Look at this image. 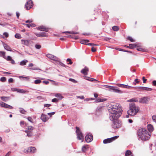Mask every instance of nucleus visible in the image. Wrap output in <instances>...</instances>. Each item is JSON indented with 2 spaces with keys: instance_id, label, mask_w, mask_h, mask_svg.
I'll use <instances>...</instances> for the list:
<instances>
[{
  "instance_id": "c03bdc74",
  "label": "nucleus",
  "mask_w": 156,
  "mask_h": 156,
  "mask_svg": "<svg viewBox=\"0 0 156 156\" xmlns=\"http://www.w3.org/2000/svg\"><path fill=\"white\" fill-rule=\"evenodd\" d=\"M128 40H129L132 42H133L135 41L130 37H128L127 38Z\"/></svg>"
},
{
  "instance_id": "0eeeda50",
  "label": "nucleus",
  "mask_w": 156,
  "mask_h": 156,
  "mask_svg": "<svg viewBox=\"0 0 156 156\" xmlns=\"http://www.w3.org/2000/svg\"><path fill=\"white\" fill-rule=\"evenodd\" d=\"M134 88L136 90L139 91H151L152 90V89L151 88L147 87H135Z\"/></svg>"
},
{
  "instance_id": "c756f323",
  "label": "nucleus",
  "mask_w": 156,
  "mask_h": 156,
  "mask_svg": "<svg viewBox=\"0 0 156 156\" xmlns=\"http://www.w3.org/2000/svg\"><path fill=\"white\" fill-rule=\"evenodd\" d=\"M136 47V45L135 44H129V48H130L133 49V48Z\"/></svg>"
},
{
  "instance_id": "6ab92c4d",
  "label": "nucleus",
  "mask_w": 156,
  "mask_h": 156,
  "mask_svg": "<svg viewBox=\"0 0 156 156\" xmlns=\"http://www.w3.org/2000/svg\"><path fill=\"white\" fill-rule=\"evenodd\" d=\"M147 128L148 130V131L149 132H150L151 133V132H152L154 129L153 126L151 124H148L147 126Z\"/></svg>"
},
{
  "instance_id": "09e8293b",
  "label": "nucleus",
  "mask_w": 156,
  "mask_h": 156,
  "mask_svg": "<svg viewBox=\"0 0 156 156\" xmlns=\"http://www.w3.org/2000/svg\"><path fill=\"white\" fill-rule=\"evenodd\" d=\"M41 82L40 80H36L34 81V83L36 84H39Z\"/></svg>"
},
{
  "instance_id": "e433bc0d",
  "label": "nucleus",
  "mask_w": 156,
  "mask_h": 156,
  "mask_svg": "<svg viewBox=\"0 0 156 156\" xmlns=\"http://www.w3.org/2000/svg\"><path fill=\"white\" fill-rule=\"evenodd\" d=\"M124 88H126L128 89H133V88H134V87H133L130 86H128V85L124 84Z\"/></svg>"
},
{
  "instance_id": "f03ea898",
  "label": "nucleus",
  "mask_w": 156,
  "mask_h": 156,
  "mask_svg": "<svg viewBox=\"0 0 156 156\" xmlns=\"http://www.w3.org/2000/svg\"><path fill=\"white\" fill-rule=\"evenodd\" d=\"M137 133L139 137L143 140H148L151 136V133L145 128H141L138 129Z\"/></svg>"
},
{
  "instance_id": "69168bd1",
  "label": "nucleus",
  "mask_w": 156,
  "mask_h": 156,
  "mask_svg": "<svg viewBox=\"0 0 156 156\" xmlns=\"http://www.w3.org/2000/svg\"><path fill=\"white\" fill-rule=\"evenodd\" d=\"M51 106V104H45L44 105V107H49Z\"/></svg>"
},
{
  "instance_id": "f8f14e48",
  "label": "nucleus",
  "mask_w": 156,
  "mask_h": 156,
  "mask_svg": "<svg viewBox=\"0 0 156 156\" xmlns=\"http://www.w3.org/2000/svg\"><path fill=\"white\" fill-rule=\"evenodd\" d=\"M22 44L26 46H29L30 43V41L29 40H21Z\"/></svg>"
},
{
  "instance_id": "774afa93",
  "label": "nucleus",
  "mask_w": 156,
  "mask_h": 156,
  "mask_svg": "<svg viewBox=\"0 0 156 156\" xmlns=\"http://www.w3.org/2000/svg\"><path fill=\"white\" fill-rule=\"evenodd\" d=\"M152 85L154 86H156V80H154L152 82Z\"/></svg>"
},
{
  "instance_id": "a19ab883",
  "label": "nucleus",
  "mask_w": 156,
  "mask_h": 156,
  "mask_svg": "<svg viewBox=\"0 0 156 156\" xmlns=\"http://www.w3.org/2000/svg\"><path fill=\"white\" fill-rule=\"evenodd\" d=\"M33 135V133L31 131H29L27 134V136L29 137H31Z\"/></svg>"
},
{
  "instance_id": "f704fd0d",
  "label": "nucleus",
  "mask_w": 156,
  "mask_h": 156,
  "mask_svg": "<svg viewBox=\"0 0 156 156\" xmlns=\"http://www.w3.org/2000/svg\"><path fill=\"white\" fill-rule=\"evenodd\" d=\"M128 101L129 102H138V100L135 98H133L131 99H130V100H128Z\"/></svg>"
},
{
  "instance_id": "4be33fe9",
  "label": "nucleus",
  "mask_w": 156,
  "mask_h": 156,
  "mask_svg": "<svg viewBox=\"0 0 156 156\" xmlns=\"http://www.w3.org/2000/svg\"><path fill=\"white\" fill-rule=\"evenodd\" d=\"M89 147L88 145H84L83 146L82 148V151L84 152H85L89 149Z\"/></svg>"
},
{
  "instance_id": "dca6fc26",
  "label": "nucleus",
  "mask_w": 156,
  "mask_h": 156,
  "mask_svg": "<svg viewBox=\"0 0 156 156\" xmlns=\"http://www.w3.org/2000/svg\"><path fill=\"white\" fill-rule=\"evenodd\" d=\"M38 29L40 30L45 31L46 32H48V28L43 26H39L38 27Z\"/></svg>"
},
{
  "instance_id": "393cba45",
  "label": "nucleus",
  "mask_w": 156,
  "mask_h": 156,
  "mask_svg": "<svg viewBox=\"0 0 156 156\" xmlns=\"http://www.w3.org/2000/svg\"><path fill=\"white\" fill-rule=\"evenodd\" d=\"M0 98L2 100L4 101H6L9 99V97L5 96H2Z\"/></svg>"
},
{
  "instance_id": "c85d7f7f",
  "label": "nucleus",
  "mask_w": 156,
  "mask_h": 156,
  "mask_svg": "<svg viewBox=\"0 0 156 156\" xmlns=\"http://www.w3.org/2000/svg\"><path fill=\"white\" fill-rule=\"evenodd\" d=\"M67 37L68 38L69 37H71L72 38H74L75 39H79V37L77 36H75V35H69V36H67Z\"/></svg>"
},
{
  "instance_id": "39448f33",
  "label": "nucleus",
  "mask_w": 156,
  "mask_h": 156,
  "mask_svg": "<svg viewBox=\"0 0 156 156\" xmlns=\"http://www.w3.org/2000/svg\"><path fill=\"white\" fill-rule=\"evenodd\" d=\"M76 133L77 136V138L78 140H81L82 142L83 140V136L81 131L80 130L79 127L76 126Z\"/></svg>"
},
{
  "instance_id": "20e7f679",
  "label": "nucleus",
  "mask_w": 156,
  "mask_h": 156,
  "mask_svg": "<svg viewBox=\"0 0 156 156\" xmlns=\"http://www.w3.org/2000/svg\"><path fill=\"white\" fill-rule=\"evenodd\" d=\"M119 117H117L115 119L110 120L113 121V123L112 124V127L114 129L118 128L121 127V123L118 120V119Z\"/></svg>"
},
{
  "instance_id": "bf43d9fd",
  "label": "nucleus",
  "mask_w": 156,
  "mask_h": 156,
  "mask_svg": "<svg viewBox=\"0 0 156 156\" xmlns=\"http://www.w3.org/2000/svg\"><path fill=\"white\" fill-rule=\"evenodd\" d=\"M142 79L143 81V83H145L147 80L145 78V77L144 76H143L142 78Z\"/></svg>"
},
{
  "instance_id": "f257e3e1",
  "label": "nucleus",
  "mask_w": 156,
  "mask_h": 156,
  "mask_svg": "<svg viewBox=\"0 0 156 156\" xmlns=\"http://www.w3.org/2000/svg\"><path fill=\"white\" fill-rule=\"evenodd\" d=\"M108 109L110 120L115 119L117 117H119L122 114L121 108L118 103H113L109 105Z\"/></svg>"
},
{
  "instance_id": "3c124183",
  "label": "nucleus",
  "mask_w": 156,
  "mask_h": 156,
  "mask_svg": "<svg viewBox=\"0 0 156 156\" xmlns=\"http://www.w3.org/2000/svg\"><path fill=\"white\" fill-rule=\"evenodd\" d=\"M117 85L119 87L124 88V84L118 83L117 84Z\"/></svg>"
},
{
  "instance_id": "ea45409f",
  "label": "nucleus",
  "mask_w": 156,
  "mask_h": 156,
  "mask_svg": "<svg viewBox=\"0 0 156 156\" xmlns=\"http://www.w3.org/2000/svg\"><path fill=\"white\" fill-rule=\"evenodd\" d=\"M15 37L18 39H20L21 38V36L19 34H16L15 35Z\"/></svg>"
},
{
  "instance_id": "2eb2a0df",
  "label": "nucleus",
  "mask_w": 156,
  "mask_h": 156,
  "mask_svg": "<svg viewBox=\"0 0 156 156\" xmlns=\"http://www.w3.org/2000/svg\"><path fill=\"white\" fill-rule=\"evenodd\" d=\"M88 71V68L87 67H85L84 69H83L81 70V72L84 75H87V73Z\"/></svg>"
},
{
  "instance_id": "6e6d98bb",
  "label": "nucleus",
  "mask_w": 156,
  "mask_h": 156,
  "mask_svg": "<svg viewBox=\"0 0 156 156\" xmlns=\"http://www.w3.org/2000/svg\"><path fill=\"white\" fill-rule=\"evenodd\" d=\"M137 50L140 51H144V49L141 48H139L137 49Z\"/></svg>"
},
{
  "instance_id": "f3484780",
  "label": "nucleus",
  "mask_w": 156,
  "mask_h": 156,
  "mask_svg": "<svg viewBox=\"0 0 156 156\" xmlns=\"http://www.w3.org/2000/svg\"><path fill=\"white\" fill-rule=\"evenodd\" d=\"M46 56L51 59H52L53 60H56L57 58L56 57L54 56L53 55L51 54H48L46 55Z\"/></svg>"
},
{
  "instance_id": "052dcab7",
  "label": "nucleus",
  "mask_w": 156,
  "mask_h": 156,
  "mask_svg": "<svg viewBox=\"0 0 156 156\" xmlns=\"http://www.w3.org/2000/svg\"><path fill=\"white\" fill-rule=\"evenodd\" d=\"M13 79L12 78H10L9 79L8 81L9 83H12L13 82Z\"/></svg>"
},
{
  "instance_id": "2f4dec72",
  "label": "nucleus",
  "mask_w": 156,
  "mask_h": 156,
  "mask_svg": "<svg viewBox=\"0 0 156 156\" xmlns=\"http://www.w3.org/2000/svg\"><path fill=\"white\" fill-rule=\"evenodd\" d=\"M114 92L118 93H122L123 92L122 91L119 90L118 88L117 87Z\"/></svg>"
},
{
  "instance_id": "4c0bfd02",
  "label": "nucleus",
  "mask_w": 156,
  "mask_h": 156,
  "mask_svg": "<svg viewBox=\"0 0 156 156\" xmlns=\"http://www.w3.org/2000/svg\"><path fill=\"white\" fill-rule=\"evenodd\" d=\"M20 112L21 113L23 114H25L26 113V111L24 110L22 108H20Z\"/></svg>"
},
{
  "instance_id": "a878e982",
  "label": "nucleus",
  "mask_w": 156,
  "mask_h": 156,
  "mask_svg": "<svg viewBox=\"0 0 156 156\" xmlns=\"http://www.w3.org/2000/svg\"><path fill=\"white\" fill-rule=\"evenodd\" d=\"M24 25L26 26L28 28H30V27H34L35 26V25L34 23H31L30 24H23Z\"/></svg>"
},
{
  "instance_id": "9d476101",
  "label": "nucleus",
  "mask_w": 156,
  "mask_h": 156,
  "mask_svg": "<svg viewBox=\"0 0 156 156\" xmlns=\"http://www.w3.org/2000/svg\"><path fill=\"white\" fill-rule=\"evenodd\" d=\"M85 140L87 143L91 142L93 140V136L91 134H88L85 137Z\"/></svg>"
},
{
  "instance_id": "1a4fd4ad",
  "label": "nucleus",
  "mask_w": 156,
  "mask_h": 156,
  "mask_svg": "<svg viewBox=\"0 0 156 156\" xmlns=\"http://www.w3.org/2000/svg\"><path fill=\"white\" fill-rule=\"evenodd\" d=\"M33 6V2L32 1L29 0L26 3L25 7L26 9L29 10Z\"/></svg>"
},
{
  "instance_id": "6e6552de",
  "label": "nucleus",
  "mask_w": 156,
  "mask_h": 156,
  "mask_svg": "<svg viewBox=\"0 0 156 156\" xmlns=\"http://www.w3.org/2000/svg\"><path fill=\"white\" fill-rule=\"evenodd\" d=\"M119 137V136H115L114 137H113L112 138H108L104 140L103 142L104 144H107L108 143H111L115 139L118 138Z\"/></svg>"
},
{
  "instance_id": "7c9ffc66",
  "label": "nucleus",
  "mask_w": 156,
  "mask_h": 156,
  "mask_svg": "<svg viewBox=\"0 0 156 156\" xmlns=\"http://www.w3.org/2000/svg\"><path fill=\"white\" fill-rule=\"evenodd\" d=\"M18 92L22 93H26V91L23 90V89H16V90Z\"/></svg>"
},
{
  "instance_id": "864d4df0",
  "label": "nucleus",
  "mask_w": 156,
  "mask_h": 156,
  "mask_svg": "<svg viewBox=\"0 0 156 156\" xmlns=\"http://www.w3.org/2000/svg\"><path fill=\"white\" fill-rule=\"evenodd\" d=\"M58 99L55 98L52 100V102H56L58 101Z\"/></svg>"
},
{
  "instance_id": "8fccbe9b",
  "label": "nucleus",
  "mask_w": 156,
  "mask_h": 156,
  "mask_svg": "<svg viewBox=\"0 0 156 156\" xmlns=\"http://www.w3.org/2000/svg\"><path fill=\"white\" fill-rule=\"evenodd\" d=\"M69 80L72 82L73 83H77V81L75 80L74 79H72V78H69Z\"/></svg>"
},
{
  "instance_id": "a18cd8bd",
  "label": "nucleus",
  "mask_w": 156,
  "mask_h": 156,
  "mask_svg": "<svg viewBox=\"0 0 156 156\" xmlns=\"http://www.w3.org/2000/svg\"><path fill=\"white\" fill-rule=\"evenodd\" d=\"M4 58L8 61H10L12 59V58L9 56H8L7 57L5 56V58Z\"/></svg>"
},
{
  "instance_id": "7ed1b4c3",
  "label": "nucleus",
  "mask_w": 156,
  "mask_h": 156,
  "mask_svg": "<svg viewBox=\"0 0 156 156\" xmlns=\"http://www.w3.org/2000/svg\"><path fill=\"white\" fill-rule=\"evenodd\" d=\"M139 107L136 106L133 103H132L129 104V109L128 110L127 113L129 115H135L139 111Z\"/></svg>"
},
{
  "instance_id": "4468645a",
  "label": "nucleus",
  "mask_w": 156,
  "mask_h": 156,
  "mask_svg": "<svg viewBox=\"0 0 156 156\" xmlns=\"http://www.w3.org/2000/svg\"><path fill=\"white\" fill-rule=\"evenodd\" d=\"M148 99L147 97H144L140 98L139 101V102L142 103H147L148 102Z\"/></svg>"
},
{
  "instance_id": "4d7b16f0",
  "label": "nucleus",
  "mask_w": 156,
  "mask_h": 156,
  "mask_svg": "<svg viewBox=\"0 0 156 156\" xmlns=\"http://www.w3.org/2000/svg\"><path fill=\"white\" fill-rule=\"evenodd\" d=\"M35 48L37 49H39L41 48V46L40 45L36 44L35 45Z\"/></svg>"
},
{
  "instance_id": "a211bd4d",
  "label": "nucleus",
  "mask_w": 156,
  "mask_h": 156,
  "mask_svg": "<svg viewBox=\"0 0 156 156\" xmlns=\"http://www.w3.org/2000/svg\"><path fill=\"white\" fill-rule=\"evenodd\" d=\"M41 119L44 122H45L47 121L48 119L47 116L44 114H42L41 117Z\"/></svg>"
},
{
  "instance_id": "72a5a7b5",
  "label": "nucleus",
  "mask_w": 156,
  "mask_h": 156,
  "mask_svg": "<svg viewBox=\"0 0 156 156\" xmlns=\"http://www.w3.org/2000/svg\"><path fill=\"white\" fill-rule=\"evenodd\" d=\"M66 34H77L78 33L75 32L74 31H66L64 32Z\"/></svg>"
},
{
  "instance_id": "b1692460",
  "label": "nucleus",
  "mask_w": 156,
  "mask_h": 156,
  "mask_svg": "<svg viewBox=\"0 0 156 156\" xmlns=\"http://www.w3.org/2000/svg\"><path fill=\"white\" fill-rule=\"evenodd\" d=\"M125 156H133L130 150H127L125 153Z\"/></svg>"
},
{
  "instance_id": "e2e57ef3",
  "label": "nucleus",
  "mask_w": 156,
  "mask_h": 156,
  "mask_svg": "<svg viewBox=\"0 0 156 156\" xmlns=\"http://www.w3.org/2000/svg\"><path fill=\"white\" fill-rule=\"evenodd\" d=\"M88 44V45H90V46H92V45L98 46V44H94V43H89Z\"/></svg>"
},
{
  "instance_id": "58836bf2",
  "label": "nucleus",
  "mask_w": 156,
  "mask_h": 156,
  "mask_svg": "<svg viewBox=\"0 0 156 156\" xmlns=\"http://www.w3.org/2000/svg\"><path fill=\"white\" fill-rule=\"evenodd\" d=\"M140 81L138 80V79H135L134 80V81L133 83V84L134 85H136V84L139 83Z\"/></svg>"
},
{
  "instance_id": "5701e85b",
  "label": "nucleus",
  "mask_w": 156,
  "mask_h": 156,
  "mask_svg": "<svg viewBox=\"0 0 156 156\" xmlns=\"http://www.w3.org/2000/svg\"><path fill=\"white\" fill-rule=\"evenodd\" d=\"M4 48L5 49H6V50L9 51H12L11 48L6 44H4Z\"/></svg>"
},
{
  "instance_id": "423d86ee",
  "label": "nucleus",
  "mask_w": 156,
  "mask_h": 156,
  "mask_svg": "<svg viewBox=\"0 0 156 156\" xmlns=\"http://www.w3.org/2000/svg\"><path fill=\"white\" fill-rule=\"evenodd\" d=\"M36 151V149L34 147H30L27 149H24V152L28 153H35Z\"/></svg>"
},
{
  "instance_id": "bb28decb",
  "label": "nucleus",
  "mask_w": 156,
  "mask_h": 156,
  "mask_svg": "<svg viewBox=\"0 0 156 156\" xmlns=\"http://www.w3.org/2000/svg\"><path fill=\"white\" fill-rule=\"evenodd\" d=\"M27 62L28 61L27 60H23L20 62V65L21 66L25 65Z\"/></svg>"
},
{
  "instance_id": "603ef678",
  "label": "nucleus",
  "mask_w": 156,
  "mask_h": 156,
  "mask_svg": "<svg viewBox=\"0 0 156 156\" xmlns=\"http://www.w3.org/2000/svg\"><path fill=\"white\" fill-rule=\"evenodd\" d=\"M27 119L30 122L33 123V119L31 117H28L27 118Z\"/></svg>"
},
{
  "instance_id": "338daca9",
  "label": "nucleus",
  "mask_w": 156,
  "mask_h": 156,
  "mask_svg": "<svg viewBox=\"0 0 156 156\" xmlns=\"http://www.w3.org/2000/svg\"><path fill=\"white\" fill-rule=\"evenodd\" d=\"M3 35L6 37H8V34L6 32H5L3 33Z\"/></svg>"
},
{
  "instance_id": "ddd939ff",
  "label": "nucleus",
  "mask_w": 156,
  "mask_h": 156,
  "mask_svg": "<svg viewBox=\"0 0 156 156\" xmlns=\"http://www.w3.org/2000/svg\"><path fill=\"white\" fill-rule=\"evenodd\" d=\"M35 35L38 37H44L47 36V34L45 32H42L40 33H35Z\"/></svg>"
},
{
  "instance_id": "412c9836",
  "label": "nucleus",
  "mask_w": 156,
  "mask_h": 156,
  "mask_svg": "<svg viewBox=\"0 0 156 156\" xmlns=\"http://www.w3.org/2000/svg\"><path fill=\"white\" fill-rule=\"evenodd\" d=\"M107 100V99L106 98H98L94 102L95 103H98L101 102H103Z\"/></svg>"
},
{
  "instance_id": "13d9d810",
  "label": "nucleus",
  "mask_w": 156,
  "mask_h": 156,
  "mask_svg": "<svg viewBox=\"0 0 156 156\" xmlns=\"http://www.w3.org/2000/svg\"><path fill=\"white\" fill-rule=\"evenodd\" d=\"M91 51L93 52H95L96 51V48L94 47H92L91 48Z\"/></svg>"
},
{
  "instance_id": "49530a36",
  "label": "nucleus",
  "mask_w": 156,
  "mask_h": 156,
  "mask_svg": "<svg viewBox=\"0 0 156 156\" xmlns=\"http://www.w3.org/2000/svg\"><path fill=\"white\" fill-rule=\"evenodd\" d=\"M116 87H115L111 86L110 87L109 90L111 91V90H112L114 92V90H115V88H116Z\"/></svg>"
},
{
  "instance_id": "aec40b11",
  "label": "nucleus",
  "mask_w": 156,
  "mask_h": 156,
  "mask_svg": "<svg viewBox=\"0 0 156 156\" xmlns=\"http://www.w3.org/2000/svg\"><path fill=\"white\" fill-rule=\"evenodd\" d=\"M89 41L88 40H81L80 43L81 44H86L87 45H88L89 43H88Z\"/></svg>"
},
{
  "instance_id": "cd10ccee",
  "label": "nucleus",
  "mask_w": 156,
  "mask_h": 156,
  "mask_svg": "<svg viewBox=\"0 0 156 156\" xmlns=\"http://www.w3.org/2000/svg\"><path fill=\"white\" fill-rule=\"evenodd\" d=\"M55 96L58 98V99L61 100L63 98L62 96L61 95V94H56L55 95Z\"/></svg>"
},
{
  "instance_id": "de8ad7c7",
  "label": "nucleus",
  "mask_w": 156,
  "mask_h": 156,
  "mask_svg": "<svg viewBox=\"0 0 156 156\" xmlns=\"http://www.w3.org/2000/svg\"><path fill=\"white\" fill-rule=\"evenodd\" d=\"M66 61L69 62V63H68V64L71 65L73 63V62H72L71 59L70 58L67 59Z\"/></svg>"
},
{
  "instance_id": "0e129e2a",
  "label": "nucleus",
  "mask_w": 156,
  "mask_h": 156,
  "mask_svg": "<svg viewBox=\"0 0 156 156\" xmlns=\"http://www.w3.org/2000/svg\"><path fill=\"white\" fill-rule=\"evenodd\" d=\"M102 108V107H98L97 109V111H99L101 110Z\"/></svg>"
},
{
  "instance_id": "c9c22d12",
  "label": "nucleus",
  "mask_w": 156,
  "mask_h": 156,
  "mask_svg": "<svg viewBox=\"0 0 156 156\" xmlns=\"http://www.w3.org/2000/svg\"><path fill=\"white\" fill-rule=\"evenodd\" d=\"M112 29L114 31H117L119 30V28L117 26H114L112 27Z\"/></svg>"
},
{
  "instance_id": "680f3d73",
  "label": "nucleus",
  "mask_w": 156,
  "mask_h": 156,
  "mask_svg": "<svg viewBox=\"0 0 156 156\" xmlns=\"http://www.w3.org/2000/svg\"><path fill=\"white\" fill-rule=\"evenodd\" d=\"M55 112H51V113H48L47 114L48 115L51 116V115H54L55 114Z\"/></svg>"
},
{
  "instance_id": "473e14b6",
  "label": "nucleus",
  "mask_w": 156,
  "mask_h": 156,
  "mask_svg": "<svg viewBox=\"0 0 156 156\" xmlns=\"http://www.w3.org/2000/svg\"><path fill=\"white\" fill-rule=\"evenodd\" d=\"M5 52L0 51V56L2 57L3 58H5Z\"/></svg>"
},
{
  "instance_id": "37998d69",
  "label": "nucleus",
  "mask_w": 156,
  "mask_h": 156,
  "mask_svg": "<svg viewBox=\"0 0 156 156\" xmlns=\"http://www.w3.org/2000/svg\"><path fill=\"white\" fill-rule=\"evenodd\" d=\"M6 80V78L4 77H2L0 78V81L2 82H5Z\"/></svg>"
},
{
  "instance_id": "9b49d317",
  "label": "nucleus",
  "mask_w": 156,
  "mask_h": 156,
  "mask_svg": "<svg viewBox=\"0 0 156 156\" xmlns=\"http://www.w3.org/2000/svg\"><path fill=\"white\" fill-rule=\"evenodd\" d=\"M0 106L1 107L8 108L9 109H12L13 108V107L12 106L2 102H0Z\"/></svg>"
},
{
  "instance_id": "5fc2aeb1",
  "label": "nucleus",
  "mask_w": 156,
  "mask_h": 156,
  "mask_svg": "<svg viewBox=\"0 0 156 156\" xmlns=\"http://www.w3.org/2000/svg\"><path fill=\"white\" fill-rule=\"evenodd\" d=\"M152 119L154 122H156V115L153 116L152 117Z\"/></svg>"
},
{
  "instance_id": "79ce46f5",
  "label": "nucleus",
  "mask_w": 156,
  "mask_h": 156,
  "mask_svg": "<svg viewBox=\"0 0 156 156\" xmlns=\"http://www.w3.org/2000/svg\"><path fill=\"white\" fill-rule=\"evenodd\" d=\"M27 129H28L29 131H31L34 129V128L32 126H28Z\"/></svg>"
}]
</instances>
